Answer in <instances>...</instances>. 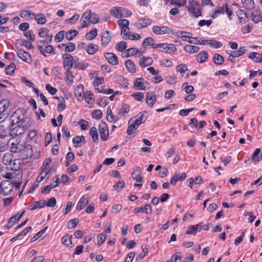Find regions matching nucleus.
Returning a JSON list of instances; mask_svg holds the SVG:
<instances>
[{
	"label": "nucleus",
	"mask_w": 262,
	"mask_h": 262,
	"mask_svg": "<svg viewBox=\"0 0 262 262\" xmlns=\"http://www.w3.org/2000/svg\"><path fill=\"white\" fill-rule=\"evenodd\" d=\"M24 34L29 40L32 41H34L35 39V36L31 30L24 32Z\"/></svg>",
	"instance_id": "052dcab7"
},
{
	"label": "nucleus",
	"mask_w": 262,
	"mask_h": 262,
	"mask_svg": "<svg viewBox=\"0 0 262 262\" xmlns=\"http://www.w3.org/2000/svg\"><path fill=\"white\" fill-rule=\"evenodd\" d=\"M9 100L8 99H2L0 101V113L3 114H7L6 113L7 109L9 106Z\"/></svg>",
	"instance_id": "393cba45"
},
{
	"label": "nucleus",
	"mask_w": 262,
	"mask_h": 262,
	"mask_svg": "<svg viewBox=\"0 0 262 262\" xmlns=\"http://www.w3.org/2000/svg\"><path fill=\"white\" fill-rule=\"evenodd\" d=\"M177 50V48L174 44L167 42L162 43L161 49H159V51L167 54H174Z\"/></svg>",
	"instance_id": "39448f33"
},
{
	"label": "nucleus",
	"mask_w": 262,
	"mask_h": 262,
	"mask_svg": "<svg viewBox=\"0 0 262 262\" xmlns=\"http://www.w3.org/2000/svg\"><path fill=\"white\" fill-rule=\"evenodd\" d=\"M249 57L257 63L262 61V54H259L257 52H251L249 54Z\"/></svg>",
	"instance_id": "7c9ffc66"
},
{
	"label": "nucleus",
	"mask_w": 262,
	"mask_h": 262,
	"mask_svg": "<svg viewBox=\"0 0 262 262\" xmlns=\"http://www.w3.org/2000/svg\"><path fill=\"white\" fill-rule=\"evenodd\" d=\"M90 134L91 136L92 137L93 141L94 142H96L98 139V135L96 127H91L90 129Z\"/></svg>",
	"instance_id": "09e8293b"
},
{
	"label": "nucleus",
	"mask_w": 262,
	"mask_h": 262,
	"mask_svg": "<svg viewBox=\"0 0 262 262\" xmlns=\"http://www.w3.org/2000/svg\"><path fill=\"white\" fill-rule=\"evenodd\" d=\"M34 17L38 24L43 25L45 24L47 21L46 17L42 13L35 14Z\"/></svg>",
	"instance_id": "473e14b6"
},
{
	"label": "nucleus",
	"mask_w": 262,
	"mask_h": 262,
	"mask_svg": "<svg viewBox=\"0 0 262 262\" xmlns=\"http://www.w3.org/2000/svg\"><path fill=\"white\" fill-rule=\"evenodd\" d=\"M188 4L187 7L188 12L193 16L198 17L202 15V10L200 4L195 0H188Z\"/></svg>",
	"instance_id": "f03ea898"
},
{
	"label": "nucleus",
	"mask_w": 262,
	"mask_h": 262,
	"mask_svg": "<svg viewBox=\"0 0 262 262\" xmlns=\"http://www.w3.org/2000/svg\"><path fill=\"white\" fill-rule=\"evenodd\" d=\"M117 24L121 29L126 28L129 26V21L126 19H120L118 20Z\"/></svg>",
	"instance_id": "5fc2aeb1"
},
{
	"label": "nucleus",
	"mask_w": 262,
	"mask_h": 262,
	"mask_svg": "<svg viewBox=\"0 0 262 262\" xmlns=\"http://www.w3.org/2000/svg\"><path fill=\"white\" fill-rule=\"evenodd\" d=\"M111 37L108 31H106L102 33L101 44L103 47H106L110 42Z\"/></svg>",
	"instance_id": "aec40b11"
},
{
	"label": "nucleus",
	"mask_w": 262,
	"mask_h": 262,
	"mask_svg": "<svg viewBox=\"0 0 262 262\" xmlns=\"http://www.w3.org/2000/svg\"><path fill=\"white\" fill-rule=\"evenodd\" d=\"M79 222L78 219H74L70 220L67 224V227L69 229L75 228Z\"/></svg>",
	"instance_id": "680f3d73"
},
{
	"label": "nucleus",
	"mask_w": 262,
	"mask_h": 262,
	"mask_svg": "<svg viewBox=\"0 0 262 262\" xmlns=\"http://www.w3.org/2000/svg\"><path fill=\"white\" fill-rule=\"evenodd\" d=\"M9 134V131L3 124L0 125V138L4 139L8 137Z\"/></svg>",
	"instance_id": "37998d69"
},
{
	"label": "nucleus",
	"mask_w": 262,
	"mask_h": 262,
	"mask_svg": "<svg viewBox=\"0 0 262 262\" xmlns=\"http://www.w3.org/2000/svg\"><path fill=\"white\" fill-rule=\"evenodd\" d=\"M24 119V115L20 113L19 111H15L10 117V126L16 125V127H20V123Z\"/></svg>",
	"instance_id": "7ed1b4c3"
},
{
	"label": "nucleus",
	"mask_w": 262,
	"mask_h": 262,
	"mask_svg": "<svg viewBox=\"0 0 262 262\" xmlns=\"http://www.w3.org/2000/svg\"><path fill=\"white\" fill-rule=\"evenodd\" d=\"M78 34V32L76 30H71L68 31L65 37L68 40H72Z\"/></svg>",
	"instance_id": "79ce46f5"
},
{
	"label": "nucleus",
	"mask_w": 262,
	"mask_h": 262,
	"mask_svg": "<svg viewBox=\"0 0 262 262\" xmlns=\"http://www.w3.org/2000/svg\"><path fill=\"white\" fill-rule=\"evenodd\" d=\"M94 95L91 91H87L84 96L85 101L88 104L92 105L94 102L93 101Z\"/></svg>",
	"instance_id": "f704fd0d"
},
{
	"label": "nucleus",
	"mask_w": 262,
	"mask_h": 262,
	"mask_svg": "<svg viewBox=\"0 0 262 262\" xmlns=\"http://www.w3.org/2000/svg\"><path fill=\"white\" fill-rule=\"evenodd\" d=\"M92 117L93 118L99 119L102 117V112L100 110H95L92 112Z\"/></svg>",
	"instance_id": "0e129e2a"
},
{
	"label": "nucleus",
	"mask_w": 262,
	"mask_h": 262,
	"mask_svg": "<svg viewBox=\"0 0 262 262\" xmlns=\"http://www.w3.org/2000/svg\"><path fill=\"white\" fill-rule=\"evenodd\" d=\"M89 200L87 198L84 196H82L80 198L78 204L77 205V209L78 210H81L83 209L85 206L88 204Z\"/></svg>",
	"instance_id": "c85d7f7f"
},
{
	"label": "nucleus",
	"mask_w": 262,
	"mask_h": 262,
	"mask_svg": "<svg viewBox=\"0 0 262 262\" xmlns=\"http://www.w3.org/2000/svg\"><path fill=\"white\" fill-rule=\"evenodd\" d=\"M144 117V114L143 113H140L139 115L137 116V118L135 120L134 122L137 124V125L139 126L142 123H143L145 120H143V118Z\"/></svg>",
	"instance_id": "774afa93"
},
{
	"label": "nucleus",
	"mask_w": 262,
	"mask_h": 262,
	"mask_svg": "<svg viewBox=\"0 0 262 262\" xmlns=\"http://www.w3.org/2000/svg\"><path fill=\"white\" fill-rule=\"evenodd\" d=\"M105 57L108 62L113 66H116L119 63L117 56L113 53H107L105 55Z\"/></svg>",
	"instance_id": "a211bd4d"
},
{
	"label": "nucleus",
	"mask_w": 262,
	"mask_h": 262,
	"mask_svg": "<svg viewBox=\"0 0 262 262\" xmlns=\"http://www.w3.org/2000/svg\"><path fill=\"white\" fill-rule=\"evenodd\" d=\"M209 45L214 48H220L222 47L223 44L221 42L213 39H209Z\"/></svg>",
	"instance_id": "864d4df0"
},
{
	"label": "nucleus",
	"mask_w": 262,
	"mask_h": 262,
	"mask_svg": "<svg viewBox=\"0 0 262 262\" xmlns=\"http://www.w3.org/2000/svg\"><path fill=\"white\" fill-rule=\"evenodd\" d=\"M251 18L253 21L255 23H258L262 21V15L259 10H254L251 12Z\"/></svg>",
	"instance_id": "4be33fe9"
},
{
	"label": "nucleus",
	"mask_w": 262,
	"mask_h": 262,
	"mask_svg": "<svg viewBox=\"0 0 262 262\" xmlns=\"http://www.w3.org/2000/svg\"><path fill=\"white\" fill-rule=\"evenodd\" d=\"M38 35L40 37L45 38L43 41H41V42L49 43L51 42L53 35L49 34V30L47 28L39 29Z\"/></svg>",
	"instance_id": "20e7f679"
},
{
	"label": "nucleus",
	"mask_w": 262,
	"mask_h": 262,
	"mask_svg": "<svg viewBox=\"0 0 262 262\" xmlns=\"http://www.w3.org/2000/svg\"><path fill=\"white\" fill-rule=\"evenodd\" d=\"M147 82L143 78H137L134 82V87L137 90H144L146 89Z\"/></svg>",
	"instance_id": "4468645a"
},
{
	"label": "nucleus",
	"mask_w": 262,
	"mask_h": 262,
	"mask_svg": "<svg viewBox=\"0 0 262 262\" xmlns=\"http://www.w3.org/2000/svg\"><path fill=\"white\" fill-rule=\"evenodd\" d=\"M72 235L69 234H66L62 238V243L63 245L67 246L72 247V242L71 240Z\"/></svg>",
	"instance_id": "4c0bfd02"
},
{
	"label": "nucleus",
	"mask_w": 262,
	"mask_h": 262,
	"mask_svg": "<svg viewBox=\"0 0 262 262\" xmlns=\"http://www.w3.org/2000/svg\"><path fill=\"white\" fill-rule=\"evenodd\" d=\"M89 66V64L87 62H75V67L77 69L81 70H85Z\"/></svg>",
	"instance_id": "4d7b16f0"
},
{
	"label": "nucleus",
	"mask_w": 262,
	"mask_h": 262,
	"mask_svg": "<svg viewBox=\"0 0 262 262\" xmlns=\"http://www.w3.org/2000/svg\"><path fill=\"white\" fill-rule=\"evenodd\" d=\"M156 101V95L154 92H148L146 96V103L150 107H152Z\"/></svg>",
	"instance_id": "f3484780"
},
{
	"label": "nucleus",
	"mask_w": 262,
	"mask_h": 262,
	"mask_svg": "<svg viewBox=\"0 0 262 262\" xmlns=\"http://www.w3.org/2000/svg\"><path fill=\"white\" fill-rule=\"evenodd\" d=\"M50 170V169L49 167H47V166L45 167L42 169V171L40 173L38 177L37 178L36 181L39 183L45 178L49 173Z\"/></svg>",
	"instance_id": "a878e982"
},
{
	"label": "nucleus",
	"mask_w": 262,
	"mask_h": 262,
	"mask_svg": "<svg viewBox=\"0 0 262 262\" xmlns=\"http://www.w3.org/2000/svg\"><path fill=\"white\" fill-rule=\"evenodd\" d=\"M130 121H129V125L127 129V133L129 135L133 134L135 131L138 128L139 126L137 125L135 122L130 124Z\"/></svg>",
	"instance_id": "a18cd8bd"
},
{
	"label": "nucleus",
	"mask_w": 262,
	"mask_h": 262,
	"mask_svg": "<svg viewBox=\"0 0 262 262\" xmlns=\"http://www.w3.org/2000/svg\"><path fill=\"white\" fill-rule=\"evenodd\" d=\"M152 20L148 18H141L134 24V26L138 29L146 27L151 24Z\"/></svg>",
	"instance_id": "1a4fd4ad"
},
{
	"label": "nucleus",
	"mask_w": 262,
	"mask_h": 262,
	"mask_svg": "<svg viewBox=\"0 0 262 262\" xmlns=\"http://www.w3.org/2000/svg\"><path fill=\"white\" fill-rule=\"evenodd\" d=\"M227 8L228 5L227 4H224L222 6H217L210 14V16L213 19L216 18L220 15L224 14Z\"/></svg>",
	"instance_id": "9b49d317"
},
{
	"label": "nucleus",
	"mask_w": 262,
	"mask_h": 262,
	"mask_svg": "<svg viewBox=\"0 0 262 262\" xmlns=\"http://www.w3.org/2000/svg\"><path fill=\"white\" fill-rule=\"evenodd\" d=\"M91 18V10H88L85 11L80 18V21L81 22V25L78 28L79 30L88 27L90 24Z\"/></svg>",
	"instance_id": "423d86ee"
},
{
	"label": "nucleus",
	"mask_w": 262,
	"mask_h": 262,
	"mask_svg": "<svg viewBox=\"0 0 262 262\" xmlns=\"http://www.w3.org/2000/svg\"><path fill=\"white\" fill-rule=\"evenodd\" d=\"M130 111V106L127 104H123L119 111V115L123 116L128 113Z\"/></svg>",
	"instance_id": "a19ab883"
},
{
	"label": "nucleus",
	"mask_w": 262,
	"mask_h": 262,
	"mask_svg": "<svg viewBox=\"0 0 262 262\" xmlns=\"http://www.w3.org/2000/svg\"><path fill=\"white\" fill-rule=\"evenodd\" d=\"M116 80L123 88H127L128 85V80L122 76H117Z\"/></svg>",
	"instance_id": "c9c22d12"
},
{
	"label": "nucleus",
	"mask_w": 262,
	"mask_h": 262,
	"mask_svg": "<svg viewBox=\"0 0 262 262\" xmlns=\"http://www.w3.org/2000/svg\"><path fill=\"white\" fill-rule=\"evenodd\" d=\"M100 138L103 141H106L109 135L108 128L105 122H101L99 126Z\"/></svg>",
	"instance_id": "6e6552de"
},
{
	"label": "nucleus",
	"mask_w": 262,
	"mask_h": 262,
	"mask_svg": "<svg viewBox=\"0 0 262 262\" xmlns=\"http://www.w3.org/2000/svg\"><path fill=\"white\" fill-rule=\"evenodd\" d=\"M35 13L32 12L31 10H24L20 11V16L23 18H29L32 16H34Z\"/></svg>",
	"instance_id": "58836bf2"
},
{
	"label": "nucleus",
	"mask_w": 262,
	"mask_h": 262,
	"mask_svg": "<svg viewBox=\"0 0 262 262\" xmlns=\"http://www.w3.org/2000/svg\"><path fill=\"white\" fill-rule=\"evenodd\" d=\"M187 2V0H171V4L177 6H184Z\"/></svg>",
	"instance_id": "338daca9"
},
{
	"label": "nucleus",
	"mask_w": 262,
	"mask_h": 262,
	"mask_svg": "<svg viewBox=\"0 0 262 262\" xmlns=\"http://www.w3.org/2000/svg\"><path fill=\"white\" fill-rule=\"evenodd\" d=\"M153 63V59L150 57L143 56L140 59L139 64L142 68H145Z\"/></svg>",
	"instance_id": "6ab92c4d"
},
{
	"label": "nucleus",
	"mask_w": 262,
	"mask_h": 262,
	"mask_svg": "<svg viewBox=\"0 0 262 262\" xmlns=\"http://www.w3.org/2000/svg\"><path fill=\"white\" fill-rule=\"evenodd\" d=\"M17 56L23 61L31 63L32 62V58L31 55L24 50L19 49L17 51Z\"/></svg>",
	"instance_id": "ddd939ff"
},
{
	"label": "nucleus",
	"mask_w": 262,
	"mask_h": 262,
	"mask_svg": "<svg viewBox=\"0 0 262 262\" xmlns=\"http://www.w3.org/2000/svg\"><path fill=\"white\" fill-rule=\"evenodd\" d=\"M110 13L117 18L128 17L132 15V12L129 10L118 6L112 7L110 10Z\"/></svg>",
	"instance_id": "f257e3e1"
},
{
	"label": "nucleus",
	"mask_w": 262,
	"mask_h": 262,
	"mask_svg": "<svg viewBox=\"0 0 262 262\" xmlns=\"http://www.w3.org/2000/svg\"><path fill=\"white\" fill-rule=\"evenodd\" d=\"M127 48V43L125 41H121L117 43L116 49L119 52H123Z\"/></svg>",
	"instance_id": "3c124183"
},
{
	"label": "nucleus",
	"mask_w": 262,
	"mask_h": 262,
	"mask_svg": "<svg viewBox=\"0 0 262 262\" xmlns=\"http://www.w3.org/2000/svg\"><path fill=\"white\" fill-rule=\"evenodd\" d=\"M83 89L84 85L82 84H79L75 89V95L79 101L82 100L83 99L82 94L83 93Z\"/></svg>",
	"instance_id": "b1692460"
},
{
	"label": "nucleus",
	"mask_w": 262,
	"mask_h": 262,
	"mask_svg": "<svg viewBox=\"0 0 262 262\" xmlns=\"http://www.w3.org/2000/svg\"><path fill=\"white\" fill-rule=\"evenodd\" d=\"M242 3L247 9L254 7V2L253 0H242Z\"/></svg>",
	"instance_id": "69168bd1"
},
{
	"label": "nucleus",
	"mask_w": 262,
	"mask_h": 262,
	"mask_svg": "<svg viewBox=\"0 0 262 262\" xmlns=\"http://www.w3.org/2000/svg\"><path fill=\"white\" fill-rule=\"evenodd\" d=\"M208 57L207 52L206 51H202L198 55L197 60L199 63H203L207 60Z\"/></svg>",
	"instance_id": "2f4dec72"
},
{
	"label": "nucleus",
	"mask_w": 262,
	"mask_h": 262,
	"mask_svg": "<svg viewBox=\"0 0 262 262\" xmlns=\"http://www.w3.org/2000/svg\"><path fill=\"white\" fill-rule=\"evenodd\" d=\"M139 52V50L136 48H131L126 50V56H131L137 55Z\"/></svg>",
	"instance_id": "13d9d810"
},
{
	"label": "nucleus",
	"mask_w": 262,
	"mask_h": 262,
	"mask_svg": "<svg viewBox=\"0 0 262 262\" xmlns=\"http://www.w3.org/2000/svg\"><path fill=\"white\" fill-rule=\"evenodd\" d=\"M13 139H10L7 143H6L7 144V146L8 147V145H10V150L12 152H17V146L16 144V141L15 142H13Z\"/></svg>",
	"instance_id": "8fccbe9b"
},
{
	"label": "nucleus",
	"mask_w": 262,
	"mask_h": 262,
	"mask_svg": "<svg viewBox=\"0 0 262 262\" xmlns=\"http://www.w3.org/2000/svg\"><path fill=\"white\" fill-rule=\"evenodd\" d=\"M2 194L6 195L9 194L13 189V184L9 181L1 184Z\"/></svg>",
	"instance_id": "9d476101"
},
{
	"label": "nucleus",
	"mask_w": 262,
	"mask_h": 262,
	"mask_svg": "<svg viewBox=\"0 0 262 262\" xmlns=\"http://www.w3.org/2000/svg\"><path fill=\"white\" fill-rule=\"evenodd\" d=\"M176 70L182 76H184L185 72L188 71L187 67L185 64H180L176 67Z\"/></svg>",
	"instance_id": "c03bdc74"
},
{
	"label": "nucleus",
	"mask_w": 262,
	"mask_h": 262,
	"mask_svg": "<svg viewBox=\"0 0 262 262\" xmlns=\"http://www.w3.org/2000/svg\"><path fill=\"white\" fill-rule=\"evenodd\" d=\"M16 66L14 63H10L8 66H7L5 70V73L7 75H12L14 72V70L15 69Z\"/></svg>",
	"instance_id": "de8ad7c7"
},
{
	"label": "nucleus",
	"mask_w": 262,
	"mask_h": 262,
	"mask_svg": "<svg viewBox=\"0 0 262 262\" xmlns=\"http://www.w3.org/2000/svg\"><path fill=\"white\" fill-rule=\"evenodd\" d=\"M182 88L187 94H190L194 90V88L192 85H188L187 82H184L182 85Z\"/></svg>",
	"instance_id": "bf43d9fd"
},
{
	"label": "nucleus",
	"mask_w": 262,
	"mask_h": 262,
	"mask_svg": "<svg viewBox=\"0 0 262 262\" xmlns=\"http://www.w3.org/2000/svg\"><path fill=\"white\" fill-rule=\"evenodd\" d=\"M19 167V162L17 160H12L11 162V164L9 166V168L15 171L18 170Z\"/></svg>",
	"instance_id": "6e6d98bb"
},
{
	"label": "nucleus",
	"mask_w": 262,
	"mask_h": 262,
	"mask_svg": "<svg viewBox=\"0 0 262 262\" xmlns=\"http://www.w3.org/2000/svg\"><path fill=\"white\" fill-rule=\"evenodd\" d=\"M246 51V48L245 47L243 46L241 47L238 50L235 51H233L232 52V54L231 55L230 57H232L233 58H235V57H237L239 56H241L243 54H244L245 52Z\"/></svg>",
	"instance_id": "72a5a7b5"
},
{
	"label": "nucleus",
	"mask_w": 262,
	"mask_h": 262,
	"mask_svg": "<svg viewBox=\"0 0 262 262\" xmlns=\"http://www.w3.org/2000/svg\"><path fill=\"white\" fill-rule=\"evenodd\" d=\"M184 49L187 53L193 54L198 52L200 50V48L195 46L187 45L185 46Z\"/></svg>",
	"instance_id": "bb28decb"
},
{
	"label": "nucleus",
	"mask_w": 262,
	"mask_h": 262,
	"mask_svg": "<svg viewBox=\"0 0 262 262\" xmlns=\"http://www.w3.org/2000/svg\"><path fill=\"white\" fill-rule=\"evenodd\" d=\"M97 35V30L95 28L87 33L85 35V37L88 40H92L95 38Z\"/></svg>",
	"instance_id": "49530a36"
},
{
	"label": "nucleus",
	"mask_w": 262,
	"mask_h": 262,
	"mask_svg": "<svg viewBox=\"0 0 262 262\" xmlns=\"http://www.w3.org/2000/svg\"><path fill=\"white\" fill-rule=\"evenodd\" d=\"M201 230V227L200 224L190 225L188 227L186 231V234L194 235Z\"/></svg>",
	"instance_id": "5701e85b"
},
{
	"label": "nucleus",
	"mask_w": 262,
	"mask_h": 262,
	"mask_svg": "<svg viewBox=\"0 0 262 262\" xmlns=\"http://www.w3.org/2000/svg\"><path fill=\"white\" fill-rule=\"evenodd\" d=\"M98 47L94 44H90L86 48V52L90 55L94 54L98 50Z\"/></svg>",
	"instance_id": "ea45409f"
},
{
	"label": "nucleus",
	"mask_w": 262,
	"mask_h": 262,
	"mask_svg": "<svg viewBox=\"0 0 262 262\" xmlns=\"http://www.w3.org/2000/svg\"><path fill=\"white\" fill-rule=\"evenodd\" d=\"M121 34L122 36V38L124 39H127L128 38L127 37H129L130 35V29L129 27H126V28H123L121 29Z\"/></svg>",
	"instance_id": "e2e57ef3"
},
{
	"label": "nucleus",
	"mask_w": 262,
	"mask_h": 262,
	"mask_svg": "<svg viewBox=\"0 0 262 262\" xmlns=\"http://www.w3.org/2000/svg\"><path fill=\"white\" fill-rule=\"evenodd\" d=\"M141 168L139 167L134 170L132 173V178L138 183H142L143 178L141 176Z\"/></svg>",
	"instance_id": "412c9836"
},
{
	"label": "nucleus",
	"mask_w": 262,
	"mask_h": 262,
	"mask_svg": "<svg viewBox=\"0 0 262 262\" xmlns=\"http://www.w3.org/2000/svg\"><path fill=\"white\" fill-rule=\"evenodd\" d=\"M125 66L129 72L135 73L136 72L135 63L132 60H127L125 62Z\"/></svg>",
	"instance_id": "c756f323"
},
{
	"label": "nucleus",
	"mask_w": 262,
	"mask_h": 262,
	"mask_svg": "<svg viewBox=\"0 0 262 262\" xmlns=\"http://www.w3.org/2000/svg\"><path fill=\"white\" fill-rule=\"evenodd\" d=\"M154 33L157 35H164L166 34H169L171 33V29L165 26H154L152 28Z\"/></svg>",
	"instance_id": "0eeeda50"
},
{
	"label": "nucleus",
	"mask_w": 262,
	"mask_h": 262,
	"mask_svg": "<svg viewBox=\"0 0 262 262\" xmlns=\"http://www.w3.org/2000/svg\"><path fill=\"white\" fill-rule=\"evenodd\" d=\"M224 61V59L223 57L219 54H215L213 57V62L214 63L216 64H222Z\"/></svg>",
	"instance_id": "603ef678"
},
{
	"label": "nucleus",
	"mask_w": 262,
	"mask_h": 262,
	"mask_svg": "<svg viewBox=\"0 0 262 262\" xmlns=\"http://www.w3.org/2000/svg\"><path fill=\"white\" fill-rule=\"evenodd\" d=\"M13 155L11 153H5L2 158V162L4 164L9 167L12 161Z\"/></svg>",
	"instance_id": "cd10ccee"
},
{
	"label": "nucleus",
	"mask_w": 262,
	"mask_h": 262,
	"mask_svg": "<svg viewBox=\"0 0 262 262\" xmlns=\"http://www.w3.org/2000/svg\"><path fill=\"white\" fill-rule=\"evenodd\" d=\"M236 15L239 23L242 24H246L249 20L247 14L244 10H238Z\"/></svg>",
	"instance_id": "dca6fc26"
},
{
	"label": "nucleus",
	"mask_w": 262,
	"mask_h": 262,
	"mask_svg": "<svg viewBox=\"0 0 262 262\" xmlns=\"http://www.w3.org/2000/svg\"><path fill=\"white\" fill-rule=\"evenodd\" d=\"M106 119L107 121L111 122H115L118 120V117H116L113 115L112 111L110 107L107 108Z\"/></svg>",
	"instance_id": "e433bc0d"
},
{
	"label": "nucleus",
	"mask_w": 262,
	"mask_h": 262,
	"mask_svg": "<svg viewBox=\"0 0 262 262\" xmlns=\"http://www.w3.org/2000/svg\"><path fill=\"white\" fill-rule=\"evenodd\" d=\"M62 59L64 68L69 69L72 68L74 64V58L71 55L65 53L62 55Z\"/></svg>",
	"instance_id": "f8f14e48"
},
{
	"label": "nucleus",
	"mask_w": 262,
	"mask_h": 262,
	"mask_svg": "<svg viewBox=\"0 0 262 262\" xmlns=\"http://www.w3.org/2000/svg\"><path fill=\"white\" fill-rule=\"evenodd\" d=\"M38 49L40 53L45 57H47L46 53L53 54H55V50L51 45L47 46L45 49L42 46L39 45Z\"/></svg>",
	"instance_id": "2eb2a0df"
}]
</instances>
